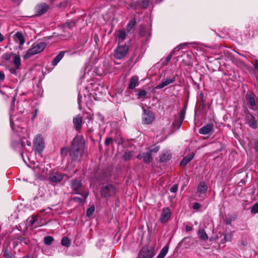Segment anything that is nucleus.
<instances>
[{
    "mask_svg": "<svg viewBox=\"0 0 258 258\" xmlns=\"http://www.w3.org/2000/svg\"><path fill=\"white\" fill-rule=\"evenodd\" d=\"M117 41L118 44H119L122 43L126 38V33L124 31L120 30L117 31Z\"/></svg>",
    "mask_w": 258,
    "mask_h": 258,
    "instance_id": "obj_23",
    "label": "nucleus"
},
{
    "mask_svg": "<svg viewBox=\"0 0 258 258\" xmlns=\"http://www.w3.org/2000/svg\"><path fill=\"white\" fill-rule=\"evenodd\" d=\"M76 21L74 20L70 21H68L63 24L62 28L64 30L67 29H72L73 27L76 26Z\"/></svg>",
    "mask_w": 258,
    "mask_h": 258,
    "instance_id": "obj_24",
    "label": "nucleus"
},
{
    "mask_svg": "<svg viewBox=\"0 0 258 258\" xmlns=\"http://www.w3.org/2000/svg\"><path fill=\"white\" fill-rule=\"evenodd\" d=\"M129 47V45L118 44V46L114 50V57L118 59L124 57L128 51Z\"/></svg>",
    "mask_w": 258,
    "mask_h": 258,
    "instance_id": "obj_5",
    "label": "nucleus"
},
{
    "mask_svg": "<svg viewBox=\"0 0 258 258\" xmlns=\"http://www.w3.org/2000/svg\"><path fill=\"white\" fill-rule=\"evenodd\" d=\"M178 189V186L176 184H174L171 188H170V191L171 192H175L177 191Z\"/></svg>",
    "mask_w": 258,
    "mask_h": 258,
    "instance_id": "obj_53",
    "label": "nucleus"
},
{
    "mask_svg": "<svg viewBox=\"0 0 258 258\" xmlns=\"http://www.w3.org/2000/svg\"><path fill=\"white\" fill-rule=\"evenodd\" d=\"M139 35L145 40H148L151 35V26H141L139 31Z\"/></svg>",
    "mask_w": 258,
    "mask_h": 258,
    "instance_id": "obj_9",
    "label": "nucleus"
},
{
    "mask_svg": "<svg viewBox=\"0 0 258 258\" xmlns=\"http://www.w3.org/2000/svg\"><path fill=\"white\" fill-rule=\"evenodd\" d=\"M16 95H15L13 97V99H12V105H14V103H15V102L16 101Z\"/></svg>",
    "mask_w": 258,
    "mask_h": 258,
    "instance_id": "obj_60",
    "label": "nucleus"
},
{
    "mask_svg": "<svg viewBox=\"0 0 258 258\" xmlns=\"http://www.w3.org/2000/svg\"><path fill=\"white\" fill-rule=\"evenodd\" d=\"M34 149L36 154L40 155L44 148V142L41 135H38L34 140Z\"/></svg>",
    "mask_w": 258,
    "mask_h": 258,
    "instance_id": "obj_6",
    "label": "nucleus"
},
{
    "mask_svg": "<svg viewBox=\"0 0 258 258\" xmlns=\"http://www.w3.org/2000/svg\"><path fill=\"white\" fill-rule=\"evenodd\" d=\"M86 199H84V198H83V199H82V198L78 197H74V198H73V200L74 201L80 203H85L86 201Z\"/></svg>",
    "mask_w": 258,
    "mask_h": 258,
    "instance_id": "obj_47",
    "label": "nucleus"
},
{
    "mask_svg": "<svg viewBox=\"0 0 258 258\" xmlns=\"http://www.w3.org/2000/svg\"><path fill=\"white\" fill-rule=\"evenodd\" d=\"M155 248L144 247L139 254V258H152L155 255Z\"/></svg>",
    "mask_w": 258,
    "mask_h": 258,
    "instance_id": "obj_8",
    "label": "nucleus"
},
{
    "mask_svg": "<svg viewBox=\"0 0 258 258\" xmlns=\"http://www.w3.org/2000/svg\"><path fill=\"white\" fill-rule=\"evenodd\" d=\"M175 80V78L173 77L172 78H166L165 81H162L161 83L158 84L156 87L157 89H162L164 87L171 84Z\"/></svg>",
    "mask_w": 258,
    "mask_h": 258,
    "instance_id": "obj_18",
    "label": "nucleus"
},
{
    "mask_svg": "<svg viewBox=\"0 0 258 258\" xmlns=\"http://www.w3.org/2000/svg\"><path fill=\"white\" fill-rule=\"evenodd\" d=\"M152 160V154L149 151L143 153V161L146 164H149Z\"/></svg>",
    "mask_w": 258,
    "mask_h": 258,
    "instance_id": "obj_27",
    "label": "nucleus"
},
{
    "mask_svg": "<svg viewBox=\"0 0 258 258\" xmlns=\"http://www.w3.org/2000/svg\"><path fill=\"white\" fill-rule=\"evenodd\" d=\"M116 189L112 184H107L103 186L100 191L101 195L104 198L112 197L115 195Z\"/></svg>",
    "mask_w": 258,
    "mask_h": 258,
    "instance_id": "obj_7",
    "label": "nucleus"
},
{
    "mask_svg": "<svg viewBox=\"0 0 258 258\" xmlns=\"http://www.w3.org/2000/svg\"><path fill=\"white\" fill-rule=\"evenodd\" d=\"M172 53H170L168 56L161 60V64L162 66H167L172 57Z\"/></svg>",
    "mask_w": 258,
    "mask_h": 258,
    "instance_id": "obj_30",
    "label": "nucleus"
},
{
    "mask_svg": "<svg viewBox=\"0 0 258 258\" xmlns=\"http://www.w3.org/2000/svg\"><path fill=\"white\" fill-rule=\"evenodd\" d=\"M192 208L195 210H198L201 208V205L198 203H195Z\"/></svg>",
    "mask_w": 258,
    "mask_h": 258,
    "instance_id": "obj_55",
    "label": "nucleus"
},
{
    "mask_svg": "<svg viewBox=\"0 0 258 258\" xmlns=\"http://www.w3.org/2000/svg\"><path fill=\"white\" fill-rule=\"evenodd\" d=\"M34 171L38 177L42 178L47 174V169L42 164H37L34 166Z\"/></svg>",
    "mask_w": 258,
    "mask_h": 258,
    "instance_id": "obj_10",
    "label": "nucleus"
},
{
    "mask_svg": "<svg viewBox=\"0 0 258 258\" xmlns=\"http://www.w3.org/2000/svg\"><path fill=\"white\" fill-rule=\"evenodd\" d=\"M68 151L67 149V148H63L61 150V153L62 154L63 152H67Z\"/></svg>",
    "mask_w": 258,
    "mask_h": 258,
    "instance_id": "obj_62",
    "label": "nucleus"
},
{
    "mask_svg": "<svg viewBox=\"0 0 258 258\" xmlns=\"http://www.w3.org/2000/svg\"><path fill=\"white\" fill-rule=\"evenodd\" d=\"M185 230H186V232L191 231L192 230V228L190 226L187 225L185 227Z\"/></svg>",
    "mask_w": 258,
    "mask_h": 258,
    "instance_id": "obj_56",
    "label": "nucleus"
},
{
    "mask_svg": "<svg viewBox=\"0 0 258 258\" xmlns=\"http://www.w3.org/2000/svg\"><path fill=\"white\" fill-rule=\"evenodd\" d=\"M171 156V154L169 151H165L161 154L160 157V161L162 162H167L170 159Z\"/></svg>",
    "mask_w": 258,
    "mask_h": 258,
    "instance_id": "obj_25",
    "label": "nucleus"
},
{
    "mask_svg": "<svg viewBox=\"0 0 258 258\" xmlns=\"http://www.w3.org/2000/svg\"><path fill=\"white\" fill-rule=\"evenodd\" d=\"M171 215V211L168 208H164L160 216V222L162 223H166L170 218Z\"/></svg>",
    "mask_w": 258,
    "mask_h": 258,
    "instance_id": "obj_13",
    "label": "nucleus"
},
{
    "mask_svg": "<svg viewBox=\"0 0 258 258\" xmlns=\"http://www.w3.org/2000/svg\"><path fill=\"white\" fill-rule=\"evenodd\" d=\"M28 136L27 133L23 136L17 134H14L11 142L12 147L15 150L21 151L25 146V141L24 140H26V138Z\"/></svg>",
    "mask_w": 258,
    "mask_h": 258,
    "instance_id": "obj_2",
    "label": "nucleus"
},
{
    "mask_svg": "<svg viewBox=\"0 0 258 258\" xmlns=\"http://www.w3.org/2000/svg\"><path fill=\"white\" fill-rule=\"evenodd\" d=\"M71 187L75 194L80 195L84 199H86L88 197L89 192L83 190V187L80 180H72Z\"/></svg>",
    "mask_w": 258,
    "mask_h": 258,
    "instance_id": "obj_4",
    "label": "nucleus"
},
{
    "mask_svg": "<svg viewBox=\"0 0 258 258\" xmlns=\"http://www.w3.org/2000/svg\"><path fill=\"white\" fill-rule=\"evenodd\" d=\"M185 108H183L180 112V118L179 119L183 121L185 115Z\"/></svg>",
    "mask_w": 258,
    "mask_h": 258,
    "instance_id": "obj_46",
    "label": "nucleus"
},
{
    "mask_svg": "<svg viewBox=\"0 0 258 258\" xmlns=\"http://www.w3.org/2000/svg\"><path fill=\"white\" fill-rule=\"evenodd\" d=\"M14 60L13 63L15 64V67L17 68H19L21 65V59L19 56L16 55V54H13Z\"/></svg>",
    "mask_w": 258,
    "mask_h": 258,
    "instance_id": "obj_33",
    "label": "nucleus"
},
{
    "mask_svg": "<svg viewBox=\"0 0 258 258\" xmlns=\"http://www.w3.org/2000/svg\"><path fill=\"white\" fill-rule=\"evenodd\" d=\"M53 240V238L50 236H46L44 238V242L47 245H50Z\"/></svg>",
    "mask_w": 258,
    "mask_h": 258,
    "instance_id": "obj_38",
    "label": "nucleus"
},
{
    "mask_svg": "<svg viewBox=\"0 0 258 258\" xmlns=\"http://www.w3.org/2000/svg\"><path fill=\"white\" fill-rule=\"evenodd\" d=\"M245 120L250 127L253 129L257 128V122L255 117L251 114L247 113L246 115Z\"/></svg>",
    "mask_w": 258,
    "mask_h": 258,
    "instance_id": "obj_14",
    "label": "nucleus"
},
{
    "mask_svg": "<svg viewBox=\"0 0 258 258\" xmlns=\"http://www.w3.org/2000/svg\"><path fill=\"white\" fill-rule=\"evenodd\" d=\"M160 149V148L159 146H156L154 147L153 148H152L150 149L149 151L151 152V154H152V153H157Z\"/></svg>",
    "mask_w": 258,
    "mask_h": 258,
    "instance_id": "obj_52",
    "label": "nucleus"
},
{
    "mask_svg": "<svg viewBox=\"0 0 258 258\" xmlns=\"http://www.w3.org/2000/svg\"><path fill=\"white\" fill-rule=\"evenodd\" d=\"M5 75L3 72L0 71V85L4 81Z\"/></svg>",
    "mask_w": 258,
    "mask_h": 258,
    "instance_id": "obj_54",
    "label": "nucleus"
},
{
    "mask_svg": "<svg viewBox=\"0 0 258 258\" xmlns=\"http://www.w3.org/2000/svg\"><path fill=\"white\" fill-rule=\"evenodd\" d=\"M199 235L200 238L203 240H208L209 237L207 234L205 230L203 229H200L199 231Z\"/></svg>",
    "mask_w": 258,
    "mask_h": 258,
    "instance_id": "obj_31",
    "label": "nucleus"
},
{
    "mask_svg": "<svg viewBox=\"0 0 258 258\" xmlns=\"http://www.w3.org/2000/svg\"><path fill=\"white\" fill-rule=\"evenodd\" d=\"M213 128V124L208 123L201 127L199 130V133L202 135H207L209 134Z\"/></svg>",
    "mask_w": 258,
    "mask_h": 258,
    "instance_id": "obj_16",
    "label": "nucleus"
},
{
    "mask_svg": "<svg viewBox=\"0 0 258 258\" xmlns=\"http://www.w3.org/2000/svg\"><path fill=\"white\" fill-rule=\"evenodd\" d=\"M255 69L258 70V60H255L254 64Z\"/></svg>",
    "mask_w": 258,
    "mask_h": 258,
    "instance_id": "obj_57",
    "label": "nucleus"
},
{
    "mask_svg": "<svg viewBox=\"0 0 258 258\" xmlns=\"http://www.w3.org/2000/svg\"><path fill=\"white\" fill-rule=\"evenodd\" d=\"M65 51H60L52 60L51 64L53 66H56L60 60L63 58Z\"/></svg>",
    "mask_w": 258,
    "mask_h": 258,
    "instance_id": "obj_22",
    "label": "nucleus"
},
{
    "mask_svg": "<svg viewBox=\"0 0 258 258\" xmlns=\"http://www.w3.org/2000/svg\"><path fill=\"white\" fill-rule=\"evenodd\" d=\"M45 42H41L38 43H34L32 47L29 48L24 55V58L27 59L30 58L35 54L42 52L46 47Z\"/></svg>",
    "mask_w": 258,
    "mask_h": 258,
    "instance_id": "obj_3",
    "label": "nucleus"
},
{
    "mask_svg": "<svg viewBox=\"0 0 258 258\" xmlns=\"http://www.w3.org/2000/svg\"><path fill=\"white\" fill-rule=\"evenodd\" d=\"M13 54H15V53L11 52L5 53L2 55V58L6 61H9L11 59L12 56H13Z\"/></svg>",
    "mask_w": 258,
    "mask_h": 258,
    "instance_id": "obj_37",
    "label": "nucleus"
},
{
    "mask_svg": "<svg viewBox=\"0 0 258 258\" xmlns=\"http://www.w3.org/2000/svg\"><path fill=\"white\" fill-rule=\"evenodd\" d=\"M23 258H33V257L29 255H27V256L24 257Z\"/></svg>",
    "mask_w": 258,
    "mask_h": 258,
    "instance_id": "obj_64",
    "label": "nucleus"
},
{
    "mask_svg": "<svg viewBox=\"0 0 258 258\" xmlns=\"http://www.w3.org/2000/svg\"><path fill=\"white\" fill-rule=\"evenodd\" d=\"M187 44H188L187 43H182V44H181L178 45L177 46L175 47L172 50V51L170 52V53H172V55H173L174 54V53H175V52H176L177 51H179L180 49L182 48L183 46H184V45H186Z\"/></svg>",
    "mask_w": 258,
    "mask_h": 258,
    "instance_id": "obj_41",
    "label": "nucleus"
},
{
    "mask_svg": "<svg viewBox=\"0 0 258 258\" xmlns=\"http://www.w3.org/2000/svg\"><path fill=\"white\" fill-rule=\"evenodd\" d=\"M182 121L180 119H175L172 123V126L173 128L179 129L182 123Z\"/></svg>",
    "mask_w": 258,
    "mask_h": 258,
    "instance_id": "obj_35",
    "label": "nucleus"
},
{
    "mask_svg": "<svg viewBox=\"0 0 258 258\" xmlns=\"http://www.w3.org/2000/svg\"><path fill=\"white\" fill-rule=\"evenodd\" d=\"M168 250V247L167 246H164L160 251L159 254L156 258H164L166 255Z\"/></svg>",
    "mask_w": 258,
    "mask_h": 258,
    "instance_id": "obj_32",
    "label": "nucleus"
},
{
    "mask_svg": "<svg viewBox=\"0 0 258 258\" xmlns=\"http://www.w3.org/2000/svg\"><path fill=\"white\" fill-rule=\"evenodd\" d=\"M231 233H226L224 235V237L223 238V240L226 242L229 241L231 238Z\"/></svg>",
    "mask_w": 258,
    "mask_h": 258,
    "instance_id": "obj_49",
    "label": "nucleus"
},
{
    "mask_svg": "<svg viewBox=\"0 0 258 258\" xmlns=\"http://www.w3.org/2000/svg\"><path fill=\"white\" fill-rule=\"evenodd\" d=\"M251 212L252 213L256 214L258 213V202L255 204L252 207Z\"/></svg>",
    "mask_w": 258,
    "mask_h": 258,
    "instance_id": "obj_48",
    "label": "nucleus"
},
{
    "mask_svg": "<svg viewBox=\"0 0 258 258\" xmlns=\"http://www.w3.org/2000/svg\"><path fill=\"white\" fill-rule=\"evenodd\" d=\"M248 104L249 105V107L250 109L253 110H255L256 109L255 99V96L254 95H250L249 96Z\"/></svg>",
    "mask_w": 258,
    "mask_h": 258,
    "instance_id": "obj_26",
    "label": "nucleus"
},
{
    "mask_svg": "<svg viewBox=\"0 0 258 258\" xmlns=\"http://www.w3.org/2000/svg\"><path fill=\"white\" fill-rule=\"evenodd\" d=\"M10 125H11V128H12V130H14V126H13V123L12 121L11 117H10Z\"/></svg>",
    "mask_w": 258,
    "mask_h": 258,
    "instance_id": "obj_61",
    "label": "nucleus"
},
{
    "mask_svg": "<svg viewBox=\"0 0 258 258\" xmlns=\"http://www.w3.org/2000/svg\"><path fill=\"white\" fill-rule=\"evenodd\" d=\"M37 220H38V216H36V215H33L31 216V218H29V219H28L29 223L31 225H33L35 223V222L37 221Z\"/></svg>",
    "mask_w": 258,
    "mask_h": 258,
    "instance_id": "obj_40",
    "label": "nucleus"
},
{
    "mask_svg": "<svg viewBox=\"0 0 258 258\" xmlns=\"http://www.w3.org/2000/svg\"><path fill=\"white\" fill-rule=\"evenodd\" d=\"M113 142V139L112 138H107L106 139L105 141V144L106 146H108L110 144H111Z\"/></svg>",
    "mask_w": 258,
    "mask_h": 258,
    "instance_id": "obj_50",
    "label": "nucleus"
},
{
    "mask_svg": "<svg viewBox=\"0 0 258 258\" xmlns=\"http://www.w3.org/2000/svg\"><path fill=\"white\" fill-rule=\"evenodd\" d=\"M85 142L82 136H77L72 142L69 156L72 161H80L84 153Z\"/></svg>",
    "mask_w": 258,
    "mask_h": 258,
    "instance_id": "obj_1",
    "label": "nucleus"
},
{
    "mask_svg": "<svg viewBox=\"0 0 258 258\" xmlns=\"http://www.w3.org/2000/svg\"><path fill=\"white\" fill-rule=\"evenodd\" d=\"M5 39L4 36L2 35V34L0 32V43L3 41Z\"/></svg>",
    "mask_w": 258,
    "mask_h": 258,
    "instance_id": "obj_59",
    "label": "nucleus"
},
{
    "mask_svg": "<svg viewBox=\"0 0 258 258\" xmlns=\"http://www.w3.org/2000/svg\"><path fill=\"white\" fill-rule=\"evenodd\" d=\"M49 178L53 182H58L62 179L63 174L58 172H52L49 174Z\"/></svg>",
    "mask_w": 258,
    "mask_h": 258,
    "instance_id": "obj_15",
    "label": "nucleus"
},
{
    "mask_svg": "<svg viewBox=\"0 0 258 258\" xmlns=\"http://www.w3.org/2000/svg\"><path fill=\"white\" fill-rule=\"evenodd\" d=\"M82 117L80 115H77L73 119V123L77 131L80 130L82 128Z\"/></svg>",
    "mask_w": 258,
    "mask_h": 258,
    "instance_id": "obj_17",
    "label": "nucleus"
},
{
    "mask_svg": "<svg viewBox=\"0 0 258 258\" xmlns=\"http://www.w3.org/2000/svg\"><path fill=\"white\" fill-rule=\"evenodd\" d=\"M197 190L198 192L201 194L205 193L207 190V186L205 182H201L198 186Z\"/></svg>",
    "mask_w": 258,
    "mask_h": 258,
    "instance_id": "obj_28",
    "label": "nucleus"
},
{
    "mask_svg": "<svg viewBox=\"0 0 258 258\" xmlns=\"http://www.w3.org/2000/svg\"><path fill=\"white\" fill-rule=\"evenodd\" d=\"M194 156L195 154L193 152L187 155L183 158L182 161H181L180 165L182 166H185L193 159Z\"/></svg>",
    "mask_w": 258,
    "mask_h": 258,
    "instance_id": "obj_20",
    "label": "nucleus"
},
{
    "mask_svg": "<svg viewBox=\"0 0 258 258\" xmlns=\"http://www.w3.org/2000/svg\"><path fill=\"white\" fill-rule=\"evenodd\" d=\"M142 119L144 123L149 124L151 123L155 119L153 113L149 110L144 109Z\"/></svg>",
    "mask_w": 258,
    "mask_h": 258,
    "instance_id": "obj_11",
    "label": "nucleus"
},
{
    "mask_svg": "<svg viewBox=\"0 0 258 258\" xmlns=\"http://www.w3.org/2000/svg\"><path fill=\"white\" fill-rule=\"evenodd\" d=\"M49 8V6L46 3H42L37 5L35 8L36 15L40 16L45 13Z\"/></svg>",
    "mask_w": 258,
    "mask_h": 258,
    "instance_id": "obj_12",
    "label": "nucleus"
},
{
    "mask_svg": "<svg viewBox=\"0 0 258 258\" xmlns=\"http://www.w3.org/2000/svg\"><path fill=\"white\" fill-rule=\"evenodd\" d=\"M19 68H17L16 67L15 68H11L9 69V71L10 73L12 74L17 75V70H18Z\"/></svg>",
    "mask_w": 258,
    "mask_h": 258,
    "instance_id": "obj_51",
    "label": "nucleus"
},
{
    "mask_svg": "<svg viewBox=\"0 0 258 258\" xmlns=\"http://www.w3.org/2000/svg\"><path fill=\"white\" fill-rule=\"evenodd\" d=\"M4 255L6 258H15L14 253L11 251L10 248L6 247L4 251Z\"/></svg>",
    "mask_w": 258,
    "mask_h": 258,
    "instance_id": "obj_29",
    "label": "nucleus"
},
{
    "mask_svg": "<svg viewBox=\"0 0 258 258\" xmlns=\"http://www.w3.org/2000/svg\"><path fill=\"white\" fill-rule=\"evenodd\" d=\"M95 211V206L94 205H92L87 210L86 212V215L88 217L91 216Z\"/></svg>",
    "mask_w": 258,
    "mask_h": 258,
    "instance_id": "obj_39",
    "label": "nucleus"
},
{
    "mask_svg": "<svg viewBox=\"0 0 258 258\" xmlns=\"http://www.w3.org/2000/svg\"><path fill=\"white\" fill-rule=\"evenodd\" d=\"M14 39L15 41L18 43L20 45H23L25 42V39L23 34L19 32H17L14 35Z\"/></svg>",
    "mask_w": 258,
    "mask_h": 258,
    "instance_id": "obj_21",
    "label": "nucleus"
},
{
    "mask_svg": "<svg viewBox=\"0 0 258 258\" xmlns=\"http://www.w3.org/2000/svg\"><path fill=\"white\" fill-rule=\"evenodd\" d=\"M26 142H27V144L28 146H30L31 145V142L28 141V140H26Z\"/></svg>",
    "mask_w": 258,
    "mask_h": 258,
    "instance_id": "obj_63",
    "label": "nucleus"
},
{
    "mask_svg": "<svg viewBox=\"0 0 258 258\" xmlns=\"http://www.w3.org/2000/svg\"><path fill=\"white\" fill-rule=\"evenodd\" d=\"M61 244L62 245L68 247L70 246L71 242L68 237H63L61 240Z\"/></svg>",
    "mask_w": 258,
    "mask_h": 258,
    "instance_id": "obj_34",
    "label": "nucleus"
},
{
    "mask_svg": "<svg viewBox=\"0 0 258 258\" xmlns=\"http://www.w3.org/2000/svg\"><path fill=\"white\" fill-rule=\"evenodd\" d=\"M136 24V20L135 19L130 21L127 26V31H130L135 26Z\"/></svg>",
    "mask_w": 258,
    "mask_h": 258,
    "instance_id": "obj_36",
    "label": "nucleus"
},
{
    "mask_svg": "<svg viewBox=\"0 0 258 258\" xmlns=\"http://www.w3.org/2000/svg\"><path fill=\"white\" fill-rule=\"evenodd\" d=\"M147 94V91H146L144 90H140L139 91V92L137 93V95L139 97H143L144 98Z\"/></svg>",
    "mask_w": 258,
    "mask_h": 258,
    "instance_id": "obj_45",
    "label": "nucleus"
},
{
    "mask_svg": "<svg viewBox=\"0 0 258 258\" xmlns=\"http://www.w3.org/2000/svg\"><path fill=\"white\" fill-rule=\"evenodd\" d=\"M123 158L125 161L130 160L132 158V153L131 152H125Z\"/></svg>",
    "mask_w": 258,
    "mask_h": 258,
    "instance_id": "obj_42",
    "label": "nucleus"
},
{
    "mask_svg": "<svg viewBox=\"0 0 258 258\" xmlns=\"http://www.w3.org/2000/svg\"><path fill=\"white\" fill-rule=\"evenodd\" d=\"M150 0H141V5L143 8H146L148 7Z\"/></svg>",
    "mask_w": 258,
    "mask_h": 258,
    "instance_id": "obj_44",
    "label": "nucleus"
},
{
    "mask_svg": "<svg viewBox=\"0 0 258 258\" xmlns=\"http://www.w3.org/2000/svg\"><path fill=\"white\" fill-rule=\"evenodd\" d=\"M139 85V78L136 76H133L131 78L130 81V83L128 86V89H134L136 87Z\"/></svg>",
    "mask_w": 258,
    "mask_h": 258,
    "instance_id": "obj_19",
    "label": "nucleus"
},
{
    "mask_svg": "<svg viewBox=\"0 0 258 258\" xmlns=\"http://www.w3.org/2000/svg\"><path fill=\"white\" fill-rule=\"evenodd\" d=\"M19 240L21 244H24L25 245L27 244L29 242V240L27 238L23 237H19Z\"/></svg>",
    "mask_w": 258,
    "mask_h": 258,
    "instance_id": "obj_43",
    "label": "nucleus"
},
{
    "mask_svg": "<svg viewBox=\"0 0 258 258\" xmlns=\"http://www.w3.org/2000/svg\"><path fill=\"white\" fill-rule=\"evenodd\" d=\"M137 158H138L139 160L143 159V153L142 154H139L137 156Z\"/></svg>",
    "mask_w": 258,
    "mask_h": 258,
    "instance_id": "obj_58",
    "label": "nucleus"
}]
</instances>
